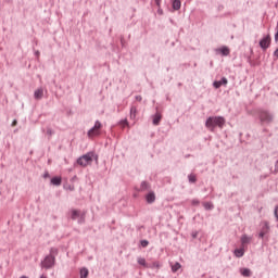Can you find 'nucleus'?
<instances>
[{"label": "nucleus", "instance_id": "nucleus-20", "mask_svg": "<svg viewBox=\"0 0 278 278\" xmlns=\"http://www.w3.org/2000/svg\"><path fill=\"white\" fill-rule=\"evenodd\" d=\"M78 216H79V212L76 211V210H73V211H72L71 218H72L73 220H76V218H78Z\"/></svg>", "mask_w": 278, "mask_h": 278}, {"label": "nucleus", "instance_id": "nucleus-34", "mask_svg": "<svg viewBox=\"0 0 278 278\" xmlns=\"http://www.w3.org/2000/svg\"><path fill=\"white\" fill-rule=\"evenodd\" d=\"M194 205H198V201L197 200H193V202H192Z\"/></svg>", "mask_w": 278, "mask_h": 278}, {"label": "nucleus", "instance_id": "nucleus-9", "mask_svg": "<svg viewBox=\"0 0 278 278\" xmlns=\"http://www.w3.org/2000/svg\"><path fill=\"white\" fill-rule=\"evenodd\" d=\"M227 83H228L227 78L224 77L222 80L215 81V83H214V87H215L216 89H218L222 85H227Z\"/></svg>", "mask_w": 278, "mask_h": 278}, {"label": "nucleus", "instance_id": "nucleus-32", "mask_svg": "<svg viewBox=\"0 0 278 278\" xmlns=\"http://www.w3.org/2000/svg\"><path fill=\"white\" fill-rule=\"evenodd\" d=\"M275 40L278 41V29H277V33L275 35Z\"/></svg>", "mask_w": 278, "mask_h": 278}, {"label": "nucleus", "instance_id": "nucleus-8", "mask_svg": "<svg viewBox=\"0 0 278 278\" xmlns=\"http://www.w3.org/2000/svg\"><path fill=\"white\" fill-rule=\"evenodd\" d=\"M146 201L147 203H154L155 201V193L154 192H149L147 195H146Z\"/></svg>", "mask_w": 278, "mask_h": 278}, {"label": "nucleus", "instance_id": "nucleus-23", "mask_svg": "<svg viewBox=\"0 0 278 278\" xmlns=\"http://www.w3.org/2000/svg\"><path fill=\"white\" fill-rule=\"evenodd\" d=\"M136 112H137V109H136L135 106H132V108L130 109V117H131V118H135V117H136Z\"/></svg>", "mask_w": 278, "mask_h": 278}, {"label": "nucleus", "instance_id": "nucleus-6", "mask_svg": "<svg viewBox=\"0 0 278 278\" xmlns=\"http://www.w3.org/2000/svg\"><path fill=\"white\" fill-rule=\"evenodd\" d=\"M270 42H271L270 35H267L260 41V46L262 49L266 50L270 46Z\"/></svg>", "mask_w": 278, "mask_h": 278}, {"label": "nucleus", "instance_id": "nucleus-14", "mask_svg": "<svg viewBox=\"0 0 278 278\" xmlns=\"http://www.w3.org/2000/svg\"><path fill=\"white\" fill-rule=\"evenodd\" d=\"M51 184H52L53 186H60V184H61V177H59V176L53 177V178L51 179Z\"/></svg>", "mask_w": 278, "mask_h": 278}, {"label": "nucleus", "instance_id": "nucleus-17", "mask_svg": "<svg viewBox=\"0 0 278 278\" xmlns=\"http://www.w3.org/2000/svg\"><path fill=\"white\" fill-rule=\"evenodd\" d=\"M241 242L242 245L249 244L251 242V238L244 235L242 236Z\"/></svg>", "mask_w": 278, "mask_h": 278}, {"label": "nucleus", "instance_id": "nucleus-10", "mask_svg": "<svg viewBox=\"0 0 278 278\" xmlns=\"http://www.w3.org/2000/svg\"><path fill=\"white\" fill-rule=\"evenodd\" d=\"M240 273L245 278L251 277V270L249 268H241Z\"/></svg>", "mask_w": 278, "mask_h": 278}, {"label": "nucleus", "instance_id": "nucleus-28", "mask_svg": "<svg viewBox=\"0 0 278 278\" xmlns=\"http://www.w3.org/2000/svg\"><path fill=\"white\" fill-rule=\"evenodd\" d=\"M16 125H18V122H17L16 119H14V121L12 122V127H16Z\"/></svg>", "mask_w": 278, "mask_h": 278}, {"label": "nucleus", "instance_id": "nucleus-2", "mask_svg": "<svg viewBox=\"0 0 278 278\" xmlns=\"http://www.w3.org/2000/svg\"><path fill=\"white\" fill-rule=\"evenodd\" d=\"M93 160L98 162V156L93 152H88L77 160V164H79V166H89Z\"/></svg>", "mask_w": 278, "mask_h": 278}, {"label": "nucleus", "instance_id": "nucleus-15", "mask_svg": "<svg viewBox=\"0 0 278 278\" xmlns=\"http://www.w3.org/2000/svg\"><path fill=\"white\" fill-rule=\"evenodd\" d=\"M235 255H236V257H238V258L242 257V256L244 255L243 249H237V250H235Z\"/></svg>", "mask_w": 278, "mask_h": 278}, {"label": "nucleus", "instance_id": "nucleus-26", "mask_svg": "<svg viewBox=\"0 0 278 278\" xmlns=\"http://www.w3.org/2000/svg\"><path fill=\"white\" fill-rule=\"evenodd\" d=\"M148 188H149L148 182H142L141 184V190H148Z\"/></svg>", "mask_w": 278, "mask_h": 278}, {"label": "nucleus", "instance_id": "nucleus-12", "mask_svg": "<svg viewBox=\"0 0 278 278\" xmlns=\"http://www.w3.org/2000/svg\"><path fill=\"white\" fill-rule=\"evenodd\" d=\"M138 264L144 268H149L147 261L143 257H138L137 260Z\"/></svg>", "mask_w": 278, "mask_h": 278}, {"label": "nucleus", "instance_id": "nucleus-4", "mask_svg": "<svg viewBox=\"0 0 278 278\" xmlns=\"http://www.w3.org/2000/svg\"><path fill=\"white\" fill-rule=\"evenodd\" d=\"M260 119H261L262 123H265L266 125H269V123H273L274 116L267 111H261L260 112Z\"/></svg>", "mask_w": 278, "mask_h": 278}, {"label": "nucleus", "instance_id": "nucleus-37", "mask_svg": "<svg viewBox=\"0 0 278 278\" xmlns=\"http://www.w3.org/2000/svg\"><path fill=\"white\" fill-rule=\"evenodd\" d=\"M21 278H27L26 276H22Z\"/></svg>", "mask_w": 278, "mask_h": 278}, {"label": "nucleus", "instance_id": "nucleus-30", "mask_svg": "<svg viewBox=\"0 0 278 278\" xmlns=\"http://www.w3.org/2000/svg\"><path fill=\"white\" fill-rule=\"evenodd\" d=\"M275 215H276V218H277V220H278V206H277L276 210H275Z\"/></svg>", "mask_w": 278, "mask_h": 278}, {"label": "nucleus", "instance_id": "nucleus-29", "mask_svg": "<svg viewBox=\"0 0 278 278\" xmlns=\"http://www.w3.org/2000/svg\"><path fill=\"white\" fill-rule=\"evenodd\" d=\"M121 125H122V127L124 128V127H126V125H127V121H123V122H121Z\"/></svg>", "mask_w": 278, "mask_h": 278}, {"label": "nucleus", "instance_id": "nucleus-33", "mask_svg": "<svg viewBox=\"0 0 278 278\" xmlns=\"http://www.w3.org/2000/svg\"><path fill=\"white\" fill-rule=\"evenodd\" d=\"M274 55L278 58V48H277V50L275 51Z\"/></svg>", "mask_w": 278, "mask_h": 278}, {"label": "nucleus", "instance_id": "nucleus-25", "mask_svg": "<svg viewBox=\"0 0 278 278\" xmlns=\"http://www.w3.org/2000/svg\"><path fill=\"white\" fill-rule=\"evenodd\" d=\"M189 181L194 184V181H197V177L194 175L189 176Z\"/></svg>", "mask_w": 278, "mask_h": 278}, {"label": "nucleus", "instance_id": "nucleus-5", "mask_svg": "<svg viewBox=\"0 0 278 278\" xmlns=\"http://www.w3.org/2000/svg\"><path fill=\"white\" fill-rule=\"evenodd\" d=\"M55 258L53 256H47L42 263V268L50 269L54 265Z\"/></svg>", "mask_w": 278, "mask_h": 278}, {"label": "nucleus", "instance_id": "nucleus-11", "mask_svg": "<svg viewBox=\"0 0 278 278\" xmlns=\"http://www.w3.org/2000/svg\"><path fill=\"white\" fill-rule=\"evenodd\" d=\"M217 52H220L223 55L227 56L230 53V50L227 47H223V48H219Z\"/></svg>", "mask_w": 278, "mask_h": 278}, {"label": "nucleus", "instance_id": "nucleus-21", "mask_svg": "<svg viewBox=\"0 0 278 278\" xmlns=\"http://www.w3.org/2000/svg\"><path fill=\"white\" fill-rule=\"evenodd\" d=\"M162 116L161 114H156L153 118V124L154 125H159L160 121H161Z\"/></svg>", "mask_w": 278, "mask_h": 278}, {"label": "nucleus", "instance_id": "nucleus-36", "mask_svg": "<svg viewBox=\"0 0 278 278\" xmlns=\"http://www.w3.org/2000/svg\"><path fill=\"white\" fill-rule=\"evenodd\" d=\"M40 278H48L47 276L42 275Z\"/></svg>", "mask_w": 278, "mask_h": 278}, {"label": "nucleus", "instance_id": "nucleus-35", "mask_svg": "<svg viewBox=\"0 0 278 278\" xmlns=\"http://www.w3.org/2000/svg\"><path fill=\"white\" fill-rule=\"evenodd\" d=\"M136 99L140 101V100H141V97L139 96V97H137Z\"/></svg>", "mask_w": 278, "mask_h": 278}, {"label": "nucleus", "instance_id": "nucleus-7", "mask_svg": "<svg viewBox=\"0 0 278 278\" xmlns=\"http://www.w3.org/2000/svg\"><path fill=\"white\" fill-rule=\"evenodd\" d=\"M269 231V225L267 222L264 223V227L262 231L260 232V238L263 239Z\"/></svg>", "mask_w": 278, "mask_h": 278}, {"label": "nucleus", "instance_id": "nucleus-3", "mask_svg": "<svg viewBox=\"0 0 278 278\" xmlns=\"http://www.w3.org/2000/svg\"><path fill=\"white\" fill-rule=\"evenodd\" d=\"M101 128L102 124L97 121L94 126L88 131V138H97V136H100Z\"/></svg>", "mask_w": 278, "mask_h": 278}, {"label": "nucleus", "instance_id": "nucleus-1", "mask_svg": "<svg viewBox=\"0 0 278 278\" xmlns=\"http://www.w3.org/2000/svg\"><path fill=\"white\" fill-rule=\"evenodd\" d=\"M226 121L222 116H211L207 118L205 126L207 127V129H211V131H214L215 127H219L222 129Z\"/></svg>", "mask_w": 278, "mask_h": 278}, {"label": "nucleus", "instance_id": "nucleus-31", "mask_svg": "<svg viewBox=\"0 0 278 278\" xmlns=\"http://www.w3.org/2000/svg\"><path fill=\"white\" fill-rule=\"evenodd\" d=\"M155 3L159 8L161 7V0H155Z\"/></svg>", "mask_w": 278, "mask_h": 278}, {"label": "nucleus", "instance_id": "nucleus-27", "mask_svg": "<svg viewBox=\"0 0 278 278\" xmlns=\"http://www.w3.org/2000/svg\"><path fill=\"white\" fill-rule=\"evenodd\" d=\"M204 207H205V210H212L213 206H212V204H210V203H205V204H204Z\"/></svg>", "mask_w": 278, "mask_h": 278}, {"label": "nucleus", "instance_id": "nucleus-24", "mask_svg": "<svg viewBox=\"0 0 278 278\" xmlns=\"http://www.w3.org/2000/svg\"><path fill=\"white\" fill-rule=\"evenodd\" d=\"M142 248H147L149 245V241L148 240H141L140 242Z\"/></svg>", "mask_w": 278, "mask_h": 278}, {"label": "nucleus", "instance_id": "nucleus-13", "mask_svg": "<svg viewBox=\"0 0 278 278\" xmlns=\"http://www.w3.org/2000/svg\"><path fill=\"white\" fill-rule=\"evenodd\" d=\"M34 96H35L36 99H41L42 96H43V90H42V88L37 89V90L35 91V93H34Z\"/></svg>", "mask_w": 278, "mask_h": 278}, {"label": "nucleus", "instance_id": "nucleus-16", "mask_svg": "<svg viewBox=\"0 0 278 278\" xmlns=\"http://www.w3.org/2000/svg\"><path fill=\"white\" fill-rule=\"evenodd\" d=\"M181 7L180 0H173V8L174 10H179Z\"/></svg>", "mask_w": 278, "mask_h": 278}, {"label": "nucleus", "instance_id": "nucleus-22", "mask_svg": "<svg viewBox=\"0 0 278 278\" xmlns=\"http://www.w3.org/2000/svg\"><path fill=\"white\" fill-rule=\"evenodd\" d=\"M151 268L152 269H160L161 268V264H160V262H154L153 264H152V266H151Z\"/></svg>", "mask_w": 278, "mask_h": 278}, {"label": "nucleus", "instance_id": "nucleus-19", "mask_svg": "<svg viewBox=\"0 0 278 278\" xmlns=\"http://www.w3.org/2000/svg\"><path fill=\"white\" fill-rule=\"evenodd\" d=\"M181 268V265L179 263H175L172 265V271L175 274Z\"/></svg>", "mask_w": 278, "mask_h": 278}, {"label": "nucleus", "instance_id": "nucleus-18", "mask_svg": "<svg viewBox=\"0 0 278 278\" xmlns=\"http://www.w3.org/2000/svg\"><path fill=\"white\" fill-rule=\"evenodd\" d=\"M89 271L87 268L80 269V278H88Z\"/></svg>", "mask_w": 278, "mask_h": 278}]
</instances>
